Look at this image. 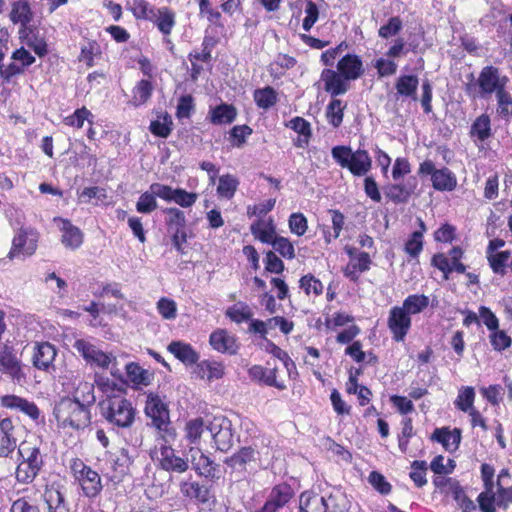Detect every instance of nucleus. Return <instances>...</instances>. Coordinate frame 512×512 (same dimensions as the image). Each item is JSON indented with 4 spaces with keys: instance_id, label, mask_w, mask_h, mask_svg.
Wrapping results in <instances>:
<instances>
[{
    "instance_id": "nucleus-1",
    "label": "nucleus",
    "mask_w": 512,
    "mask_h": 512,
    "mask_svg": "<svg viewBox=\"0 0 512 512\" xmlns=\"http://www.w3.org/2000/svg\"><path fill=\"white\" fill-rule=\"evenodd\" d=\"M175 430H166L157 435L150 456L155 465L168 473H185L189 468V459L179 456L172 447L176 439Z\"/></svg>"
},
{
    "instance_id": "nucleus-2",
    "label": "nucleus",
    "mask_w": 512,
    "mask_h": 512,
    "mask_svg": "<svg viewBox=\"0 0 512 512\" xmlns=\"http://www.w3.org/2000/svg\"><path fill=\"white\" fill-rule=\"evenodd\" d=\"M54 416L62 428L80 429L90 422L88 407L76 399L64 397L54 407Z\"/></svg>"
},
{
    "instance_id": "nucleus-3",
    "label": "nucleus",
    "mask_w": 512,
    "mask_h": 512,
    "mask_svg": "<svg viewBox=\"0 0 512 512\" xmlns=\"http://www.w3.org/2000/svg\"><path fill=\"white\" fill-rule=\"evenodd\" d=\"M69 468L82 494L87 497L89 501L96 500L103 490L102 479L99 473L86 465L79 458H72L69 461Z\"/></svg>"
},
{
    "instance_id": "nucleus-4",
    "label": "nucleus",
    "mask_w": 512,
    "mask_h": 512,
    "mask_svg": "<svg viewBox=\"0 0 512 512\" xmlns=\"http://www.w3.org/2000/svg\"><path fill=\"white\" fill-rule=\"evenodd\" d=\"M100 408L102 416L112 425L128 428L134 423L136 410L124 396L104 399Z\"/></svg>"
},
{
    "instance_id": "nucleus-5",
    "label": "nucleus",
    "mask_w": 512,
    "mask_h": 512,
    "mask_svg": "<svg viewBox=\"0 0 512 512\" xmlns=\"http://www.w3.org/2000/svg\"><path fill=\"white\" fill-rule=\"evenodd\" d=\"M331 154L342 168L348 169L354 176H365L372 168V159L366 150L352 151L348 146H335Z\"/></svg>"
},
{
    "instance_id": "nucleus-6",
    "label": "nucleus",
    "mask_w": 512,
    "mask_h": 512,
    "mask_svg": "<svg viewBox=\"0 0 512 512\" xmlns=\"http://www.w3.org/2000/svg\"><path fill=\"white\" fill-rule=\"evenodd\" d=\"M59 379L68 391L73 392L72 399L84 403L87 407L95 402L94 384L83 380L78 369L65 367L59 374Z\"/></svg>"
},
{
    "instance_id": "nucleus-7",
    "label": "nucleus",
    "mask_w": 512,
    "mask_h": 512,
    "mask_svg": "<svg viewBox=\"0 0 512 512\" xmlns=\"http://www.w3.org/2000/svg\"><path fill=\"white\" fill-rule=\"evenodd\" d=\"M73 348L88 364L100 368H109L111 365V374L118 376L119 370L115 368L116 358L112 354L103 352L86 339H77L73 344Z\"/></svg>"
},
{
    "instance_id": "nucleus-8",
    "label": "nucleus",
    "mask_w": 512,
    "mask_h": 512,
    "mask_svg": "<svg viewBox=\"0 0 512 512\" xmlns=\"http://www.w3.org/2000/svg\"><path fill=\"white\" fill-rule=\"evenodd\" d=\"M38 243V233L31 227H20L12 240L8 253L10 259L24 258L35 253Z\"/></svg>"
},
{
    "instance_id": "nucleus-9",
    "label": "nucleus",
    "mask_w": 512,
    "mask_h": 512,
    "mask_svg": "<svg viewBox=\"0 0 512 512\" xmlns=\"http://www.w3.org/2000/svg\"><path fill=\"white\" fill-rule=\"evenodd\" d=\"M215 447L222 451H228L233 445V428L231 421L225 416H215L207 425Z\"/></svg>"
},
{
    "instance_id": "nucleus-10",
    "label": "nucleus",
    "mask_w": 512,
    "mask_h": 512,
    "mask_svg": "<svg viewBox=\"0 0 512 512\" xmlns=\"http://www.w3.org/2000/svg\"><path fill=\"white\" fill-rule=\"evenodd\" d=\"M145 414L152 420L153 426L158 430L157 435L166 430H175L169 426V411L159 395L149 393L146 399Z\"/></svg>"
},
{
    "instance_id": "nucleus-11",
    "label": "nucleus",
    "mask_w": 512,
    "mask_h": 512,
    "mask_svg": "<svg viewBox=\"0 0 512 512\" xmlns=\"http://www.w3.org/2000/svg\"><path fill=\"white\" fill-rule=\"evenodd\" d=\"M508 83L506 76H501L498 68L493 66L484 67L477 79L479 95L485 98L505 88Z\"/></svg>"
},
{
    "instance_id": "nucleus-12",
    "label": "nucleus",
    "mask_w": 512,
    "mask_h": 512,
    "mask_svg": "<svg viewBox=\"0 0 512 512\" xmlns=\"http://www.w3.org/2000/svg\"><path fill=\"white\" fill-rule=\"evenodd\" d=\"M411 316L401 306H394L389 311L387 326L392 338L401 342L404 341L411 328Z\"/></svg>"
},
{
    "instance_id": "nucleus-13",
    "label": "nucleus",
    "mask_w": 512,
    "mask_h": 512,
    "mask_svg": "<svg viewBox=\"0 0 512 512\" xmlns=\"http://www.w3.org/2000/svg\"><path fill=\"white\" fill-rule=\"evenodd\" d=\"M57 356L56 347L49 342H37L33 347V366L41 371H55L54 361Z\"/></svg>"
},
{
    "instance_id": "nucleus-14",
    "label": "nucleus",
    "mask_w": 512,
    "mask_h": 512,
    "mask_svg": "<svg viewBox=\"0 0 512 512\" xmlns=\"http://www.w3.org/2000/svg\"><path fill=\"white\" fill-rule=\"evenodd\" d=\"M261 444V447H258L257 443H253V446L243 447L229 459L228 463L236 467L252 461L262 462L263 460H267L270 455L269 448L267 444H265L264 439H262Z\"/></svg>"
},
{
    "instance_id": "nucleus-15",
    "label": "nucleus",
    "mask_w": 512,
    "mask_h": 512,
    "mask_svg": "<svg viewBox=\"0 0 512 512\" xmlns=\"http://www.w3.org/2000/svg\"><path fill=\"white\" fill-rule=\"evenodd\" d=\"M417 188V179L414 176L400 183L386 185L383 190L385 196L392 202L406 203Z\"/></svg>"
},
{
    "instance_id": "nucleus-16",
    "label": "nucleus",
    "mask_w": 512,
    "mask_h": 512,
    "mask_svg": "<svg viewBox=\"0 0 512 512\" xmlns=\"http://www.w3.org/2000/svg\"><path fill=\"white\" fill-rule=\"evenodd\" d=\"M0 405L3 408L21 412L35 421L38 420L40 416V410L34 402L14 394L2 396L0 398Z\"/></svg>"
},
{
    "instance_id": "nucleus-17",
    "label": "nucleus",
    "mask_w": 512,
    "mask_h": 512,
    "mask_svg": "<svg viewBox=\"0 0 512 512\" xmlns=\"http://www.w3.org/2000/svg\"><path fill=\"white\" fill-rule=\"evenodd\" d=\"M211 347L219 353L235 355L239 350L237 338L225 329H217L209 337Z\"/></svg>"
},
{
    "instance_id": "nucleus-18",
    "label": "nucleus",
    "mask_w": 512,
    "mask_h": 512,
    "mask_svg": "<svg viewBox=\"0 0 512 512\" xmlns=\"http://www.w3.org/2000/svg\"><path fill=\"white\" fill-rule=\"evenodd\" d=\"M17 429L12 419L0 417V457H8L17 447Z\"/></svg>"
},
{
    "instance_id": "nucleus-19",
    "label": "nucleus",
    "mask_w": 512,
    "mask_h": 512,
    "mask_svg": "<svg viewBox=\"0 0 512 512\" xmlns=\"http://www.w3.org/2000/svg\"><path fill=\"white\" fill-rule=\"evenodd\" d=\"M190 459L193 469L199 476L205 478H215L218 470V465L204 454L199 448L191 447L189 449Z\"/></svg>"
},
{
    "instance_id": "nucleus-20",
    "label": "nucleus",
    "mask_w": 512,
    "mask_h": 512,
    "mask_svg": "<svg viewBox=\"0 0 512 512\" xmlns=\"http://www.w3.org/2000/svg\"><path fill=\"white\" fill-rule=\"evenodd\" d=\"M324 90L333 97L343 95L349 90V81L337 70L324 69L320 76Z\"/></svg>"
},
{
    "instance_id": "nucleus-21",
    "label": "nucleus",
    "mask_w": 512,
    "mask_h": 512,
    "mask_svg": "<svg viewBox=\"0 0 512 512\" xmlns=\"http://www.w3.org/2000/svg\"><path fill=\"white\" fill-rule=\"evenodd\" d=\"M182 496L190 501L205 504L210 500V489L191 479L182 480L179 483Z\"/></svg>"
},
{
    "instance_id": "nucleus-22",
    "label": "nucleus",
    "mask_w": 512,
    "mask_h": 512,
    "mask_svg": "<svg viewBox=\"0 0 512 512\" xmlns=\"http://www.w3.org/2000/svg\"><path fill=\"white\" fill-rule=\"evenodd\" d=\"M54 222L57 223L62 233L61 241L66 248L74 250L81 246L83 242V234L78 227L72 225L70 221L62 218H55Z\"/></svg>"
},
{
    "instance_id": "nucleus-23",
    "label": "nucleus",
    "mask_w": 512,
    "mask_h": 512,
    "mask_svg": "<svg viewBox=\"0 0 512 512\" xmlns=\"http://www.w3.org/2000/svg\"><path fill=\"white\" fill-rule=\"evenodd\" d=\"M248 375L253 381L261 382L267 386L275 387L278 390H285L284 381L277 380V368H266L261 365H254L248 370Z\"/></svg>"
},
{
    "instance_id": "nucleus-24",
    "label": "nucleus",
    "mask_w": 512,
    "mask_h": 512,
    "mask_svg": "<svg viewBox=\"0 0 512 512\" xmlns=\"http://www.w3.org/2000/svg\"><path fill=\"white\" fill-rule=\"evenodd\" d=\"M469 136L478 147L492 136L491 118L488 114L483 113L473 121Z\"/></svg>"
},
{
    "instance_id": "nucleus-25",
    "label": "nucleus",
    "mask_w": 512,
    "mask_h": 512,
    "mask_svg": "<svg viewBox=\"0 0 512 512\" xmlns=\"http://www.w3.org/2000/svg\"><path fill=\"white\" fill-rule=\"evenodd\" d=\"M337 70L348 80L360 78L364 72L363 62L358 55L347 54L337 63Z\"/></svg>"
},
{
    "instance_id": "nucleus-26",
    "label": "nucleus",
    "mask_w": 512,
    "mask_h": 512,
    "mask_svg": "<svg viewBox=\"0 0 512 512\" xmlns=\"http://www.w3.org/2000/svg\"><path fill=\"white\" fill-rule=\"evenodd\" d=\"M195 373L200 379L212 382L224 376L225 366L216 360H203L197 363Z\"/></svg>"
},
{
    "instance_id": "nucleus-27",
    "label": "nucleus",
    "mask_w": 512,
    "mask_h": 512,
    "mask_svg": "<svg viewBox=\"0 0 512 512\" xmlns=\"http://www.w3.org/2000/svg\"><path fill=\"white\" fill-rule=\"evenodd\" d=\"M33 11L29 0H16L11 4L9 18L13 24H19L22 28L33 20Z\"/></svg>"
},
{
    "instance_id": "nucleus-28",
    "label": "nucleus",
    "mask_w": 512,
    "mask_h": 512,
    "mask_svg": "<svg viewBox=\"0 0 512 512\" xmlns=\"http://www.w3.org/2000/svg\"><path fill=\"white\" fill-rule=\"evenodd\" d=\"M0 371L17 381L24 377L20 360L10 350L0 351Z\"/></svg>"
},
{
    "instance_id": "nucleus-29",
    "label": "nucleus",
    "mask_w": 512,
    "mask_h": 512,
    "mask_svg": "<svg viewBox=\"0 0 512 512\" xmlns=\"http://www.w3.org/2000/svg\"><path fill=\"white\" fill-rule=\"evenodd\" d=\"M150 22H152L164 36H169L176 25V13L168 7L157 8Z\"/></svg>"
},
{
    "instance_id": "nucleus-30",
    "label": "nucleus",
    "mask_w": 512,
    "mask_h": 512,
    "mask_svg": "<svg viewBox=\"0 0 512 512\" xmlns=\"http://www.w3.org/2000/svg\"><path fill=\"white\" fill-rule=\"evenodd\" d=\"M19 454L22 458L21 461L26 463H30L42 468L43 466V456L40 451V441L37 439L34 440H25L19 445L18 448Z\"/></svg>"
},
{
    "instance_id": "nucleus-31",
    "label": "nucleus",
    "mask_w": 512,
    "mask_h": 512,
    "mask_svg": "<svg viewBox=\"0 0 512 512\" xmlns=\"http://www.w3.org/2000/svg\"><path fill=\"white\" fill-rule=\"evenodd\" d=\"M168 351L185 365H192L199 360V354L194 348L182 341H172L168 347Z\"/></svg>"
},
{
    "instance_id": "nucleus-32",
    "label": "nucleus",
    "mask_w": 512,
    "mask_h": 512,
    "mask_svg": "<svg viewBox=\"0 0 512 512\" xmlns=\"http://www.w3.org/2000/svg\"><path fill=\"white\" fill-rule=\"evenodd\" d=\"M432 439L440 442L445 450L453 452L458 449L461 441V431L457 428H438L432 434Z\"/></svg>"
},
{
    "instance_id": "nucleus-33",
    "label": "nucleus",
    "mask_w": 512,
    "mask_h": 512,
    "mask_svg": "<svg viewBox=\"0 0 512 512\" xmlns=\"http://www.w3.org/2000/svg\"><path fill=\"white\" fill-rule=\"evenodd\" d=\"M300 512H327L325 498L317 493L305 491L299 499Z\"/></svg>"
},
{
    "instance_id": "nucleus-34",
    "label": "nucleus",
    "mask_w": 512,
    "mask_h": 512,
    "mask_svg": "<svg viewBox=\"0 0 512 512\" xmlns=\"http://www.w3.org/2000/svg\"><path fill=\"white\" fill-rule=\"evenodd\" d=\"M252 235L263 243L271 244L277 237L276 227L272 219H258L250 227Z\"/></svg>"
},
{
    "instance_id": "nucleus-35",
    "label": "nucleus",
    "mask_w": 512,
    "mask_h": 512,
    "mask_svg": "<svg viewBox=\"0 0 512 512\" xmlns=\"http://www.w3.org/2000/svg\"><path fill=\"white\" fill-rule=\"evenodd\" d=\"M237 116V111L232 105L222 103L209 111V119L214 125L232 123Z\"/></svg>"
},
{
    "instance_id": "nucleus-36",
    "label": "nucleus",
    "mask_w": 512,
    "mask_h": 512,
    "mask_svg": "<svg viewBox=\"0 0 512 512\" xmlns=\"http://www.w3.org/2000/svg\"><path fill=\"white\" fill-rule=\"evenodd\" d=\"M287 127L298 133L295 145L304 148L308 145L312 132L310 123L302 117H294L289 121Z\"/></svg>"
},
{
    "instance_id": "nucleus-37",
    "label": "nucleus",
    "mask_w": 512,
    "mask_h": 512,
    "mask_svg": "<svg viewBox=\"0 0 512 512\" xmlns=\"http://www.w3.org/2000/svg\"><path fill=\"white\" fill-rule=\"evenodd\" d=\"M433 188L438 191H452L457 185L456 176L448 168L438 169L431 178Z\"/></svg>"
},
{
    "instance_id": "nucleus-38",
    "label": "nucleus",
    "mask_w": 512,
    "mask_h": 512,
    "mask_svg": "<svg viewBox=\"0 0 512 512\" xmlns=\"http://www.w3.org/2000/svg\"><path fill=\"white\" fill-rule=\"evenodd\" d=\"M419 80L415 75H402L396 83L395 88L400 96L410 97L413 100H417V88Z\"/></svg>"
},
{
    "instance_id": "nucleus-39",
    "label": "nucleus",
    "mask_w": 512,
    "mask_h": 512,
    "mask_svg": "<svg viewBox=\"0 0 512 512\" xmlns=\"http://www.w3.org/2000/svg\"><path fill=\"white\" fill-rule=\"evenodd\" d=\"M487 260L492 271L501 276L506 274L508 267L512 268V253L508 250L487 256Z\"/></svg>"
},
{
    "instance_id": "nucleus-40",
    "label": "nucleus",
    "mask_w": 512,
    "mask_h": 512,
    "mask_svg": "<svg viewBox=\"0 0 512 512\" xmlns=\"http://www.w3.org/2000/svg\"><path fill=\"white\" fill-rule=\"evenodd\" d=\"M239 186V180L231 174L221 175L218 179L217 195L230 200L234 197Z\"/></svg>"
},
{
    "instance_id": "nucleus-41",
    "label": "nucleus",
    "mask_w": 512,
    "mask_h": 512,
    "mask_svg": "<svg viewBox=\"0 0 512 512\" xmlns=\"http://www.w3.org/2000/svg\"><path fill=\"white\" fill-rule=\"evenodd\" d=\"M95 386L98 391L106 396V399L122 396V387L106 376L96 374Z\"/></svg>"
},
{
    "instance_id": "nucleus-42",
    "label": "nucleus",
    "mask_w": 512,
    "mask_h": 512,
    "mask_svg": "<svg viewBox=\"0 0 512 512\" xmlns=\"http://www.w3.org/2000/svg\"><path fill=\"white\" fill-rule=\"evenodd\" d=\"M299 287L308 297L316 298L324 291L323 283L313 274H306L299 280Z\"/></svg>"
},
{
    "instance_id": "nucleus-43",
    "label": "nucleus",
    "mask_w": 512,
    "mask_h": 512,
    "mask_svg": "<svg viewBox=\"0 0 512 512\" xmlns=\"http://www.w3.org/2000/svg\"><path fill=\"white\" fill-rule=\"evenodd\" d=\"M125 369L129 381L133 384L144 386L150 384L152 374L148 370L143 369L139 364L135 362L128 363Z\"/></svg>"
},
{
    "instance_id": "nucleus-44",
    "label": "nucleus",
    "mask_w": 512,
    "mask_h": 512,
    "mask_svg": "<svg viewBox=\"0 0 512 512\" xmlns=\"http://www.w3.org/2000/svg\"><path fill=\"white\" fill-rule=\"evenodd\" d=\"M371 259L368 253L361 252L355 257L351 258L349 265L346 269V275L351 279H356L359 273L369 270Z\"/></svg>"
},
{
    "instance_id": "nucleus-45",
    "label": "nucleus",
    "mask_w": 512,
    "mask_h": 512,
    "mask_svg": "<svg viewBox=\"0 0 512 512\" xmlns=\"http://www.w3.org/2000/svg\"><path fill=\"white\" fill-rule=\"evenodd\" d=\"M127 4L136 19L151 21L157 10L146 0H129Z\"/></svg>"
},
{
    "instance_id": "nucleus-46",
    "label": "nucleus",
    "mask_w": 512,
    "mask_h": 512,
    "mask_svg": "<svg viewBox=\"0 0 512 512\" xmlns=\"http://www.w3.org/2000/svg\"><path fill=\"white\" fill-rule=\"evenodd\" d=\"M429 305V298L423 294H412L405 298L402 308L411 316L424 311Z\"/></svg>"
},
{
    "instance_id": "nucleus-47",
    "label": "nucleus",
    "mask_w": 512,
    "mask_h": 512,
    "mask_svg": "<svg viewBox=\"0 0 512 512\" xmlns=\"http://www.w3.org/2000/svg\"><path fill=\"white\" fill-rule=\"evenodd\" d=\"M346 104L339 99H332L326 108V118L334 128H338L343 121Z\"/></svg>"
},
{
    "instance_id": "nucleus-48",
    "label": "nucleus",
    "mask_w": 512,
    "mask_h": 512,
    "mask_svg": "<svg viewBox=\"0 0 512 512\" xmlns=\"http://www.w3.org/2000/svg\"><path fill=\"white\" fill-rule=\"evenodd\" d=\"M294 496L292 487L286 483L274 486L268 496L279 508H283Z\"/></svg>"
},
{
    "instance_id": "nucleus-49",
    "label": "nucleus",
    "mask_w": 512,
    "mask_h": 512,
    "mask_svg": "<svg viewBox=\"0 0 512 512\" xmlns=\"http://www.w3.org/2000/svg\"><path fill=\"white\" fill-rule=\"evenodd\" d=\"M44 500L49 512H67L64 495L56 488H47L44 492Z\"/></svg>"
},
{
    "instance_id": "nucleus-50",
    "label": "nucleus",
    "mask_w": 512,
    "mask_h": 512,
    "mask_svg": "<svg viewBox=\"0 0 512 512\" xmlns=\"http://www.w3.org/2000/svg\"><path fill=\"white\" fill-rule=\"evenodd\" d=\"M153 91L152 83L149 80L142 79L140 80L135 87L133 88V96L131 99V103L134 106H139L148 101L151 97Z\"/></svg>"
},
{
    "instance_id": "nucleus-51",
    "label": "nucleus",
    "mask_w": 512,
    "mask_h": 512,
    "mask_svg": "<svg viewBox=\"0 0 512 512\" xmlns=\"http://www.w3.org/2000/svg\"><path fill=\"white\" fill-rule=\"evenodd\" d=\"M41 470V467L21 461L15 471L16 480L21 484L32 483Z\"/></svg>"
},
{
    "instance_id": "nucleus-52",
    "label": "nucleus",
    "mask_w": 512,
    "mask_h": 512,
    "mask_svg": "<svg viewBox=\"0 0 512 512\" xmlns=\"http://www.w3.org/2000/svg\"><path fill=\"white\" fill-rule=\"evenodd\" d=\"M206 427L202 418L189 420L184 428L185 439L191 444H197Z\"/></svg>"
},
{
    "instance_id": "nucleus-53",
    "label": "nucleus",
    "mask_w": 512,
    "mask_h": 512,
    "mask_svg": "<svg viewBox=\"0 0 512 512\" xmlns=\"http://www.w3.org/2000/svg\"><path fill=\"white\" fill-rule=\"evenodd\" d=\"M226 316L236 323L251 320L253 312L244 302H237L226 310Z\"/></svg>"
},
{
    "instance_id": "nucleus-54",
    "label": "nucleus",
    "mask_w": 512,
    "mask_h": 512,
    "mask_svg": "<svg viewBox=\"0 0 512 512\" xmlns=\"http://www.w3.org/2000/svg\"><path fill=\"white\" fill-rule=\"evenodd\" d=\"M475 391L473 387L466 386L459 390L458 396L454 402L455 406L463 411L469 412L474 409Z\"/></svg>"
},
{
    "instance_id": "nucleus-55",
    "label": "nucleus",
    "mask_w": 512,
    "mask_h": 512,
    "mask_svg": "<svg viewBox=\"0 0 512 512\" xmlns=\"http://www.w3.org/2000/svg\"><path fill=\"white\" fill-rule=\"evenodd\" d=\"M329 213L331 214L333 232H330L325 228L323 229L324 239L326 243H330L332 240L337 239L340 236V233L345 223L344 215L340 211L330 210Z\"/></svg>"
},
{
    "instance_id": "nucleus-56",
    "label": "nucleus",
    "mask_w": 512,
    "mask_h": 512,
    "mask_svg": "<svg viewBox=\"0 0 512 512\" xmlns=\"http://www.w3.org/2000/svg\"><path fill=\"white\" fill-rule=\"evenodd\" d=\"M254 100L259 108L269 109L275 105L277 94L272 87L257 89L254 92Z\"/></svg>"
},
{
    "instance_id": "nucleus-57",
    "label": "nucleus",
    "mask_w": 512,
    "mask_h": 512,
    "mask_svg": "<svg viewBox=\"0 0 512 512\" xmlns=\"http://www.w3.org/2000/svg\"><path fill=\"white\" fill-rule=\"evenodd\" d=\"M100 55V45L96 41H87L81 46L79 61L84 62L88 67H92L94 65V59Z\"/></svg>"
},
{
    "instance_id": "nucleus-58",
    "label": "nucleus",
    "mask_w": 512,
    "mask_h": 512,
    "mask_svg": "<svg viewBox=\"0 0 512 512\" xmlns=\"http://www.w3.org/2000/svg\"><path fill=\"white\" fill-rule=\"evenodd\" d=\"M93 115L86 107L79 108L75 110V112L69 116H66L63 119L65 125L74 127V128H82L85 121H88L92 124Z\"/></svg>"
},
{
    "instance_id": "nucleus-59",
    "label": "nucleus",
    "mask_w": 512,
    "mask_h": 512,
    "mask_svg": "<svg viewBox=\"0 0 512 512\" xmlns=\"http://www.w3.org/2000/svg\"><path fill=\"white\" fill-rule=\"evenodd\" d=\"M106 199V190L98 186L86 187L79 194V200L82 203H90L95 200L94 204H99L104 203Z\"/></svg>"
},
{
    "instance_id": "nucleus-60",
    "label": "nucleus",
    "mask_w": 512,
    "mask_h": 512,
    "mask_svg": "<svg viewBox=\"0 0 512 512\" xmlns=\"http://www.w3.org/2000/svg\"><path fill=\"white\" fill-rule=\"evenodd\" d=\"M156 308L164 320H175L177 317V304L173 299L160 298L156 303Z\"/></svg>"
},
{
    "instance_id": "nucleus-61",
    "label": "nucleus",
    "mask_w": 512,
    "mask_h": 512,
    "mask_svg": "<svg viewBox=\"0 0 512 512\" xmlns=\"http://www.w3.org/2000/svg\"><path fill=\"white\" fill-rule=\"evenodd\" d=\"M158 207V203L152 191L142 193L136 203V210L142 214H149L155 211Z\"/></svg>"
},
{
    "instance_id": "nucleus-62",
    "label": "nucleus",
    "mask_w": 512,
    "mask_h": 512,
    "mask_svg": "<svg viewBox=\"0 0 512 512\" xmlns=\"http://www.w3.org/2000/svg\"><path fill=\"white\" fill-rule=\"evenodd\" d=\"M172 120L167 114L163 116L162 120L157 119L150 124V131L155 136L167 138L172 130Z\"/></svg>"
},
{
    "instance_id": "nucleus-63",
    "label": "nucleus",
    "mask_w": 512,
    "mask_h": 512,
    "mask_svg": "<svg viewBox=\"0 0 512 512\" xmlns=\"http://www.w3.org/2000/svg\"><path fill=\"white\" fill-rule=\"evenodd\" d=\"M271 245L284 258L293 259L295 257L294 246L288 238L277 236L271 242Z\"/></svg>"
},
{
    "instance_id": "nucleus-64",
    "label": "nucleus",
    "mask_w": 512,
    "mask_h": 512,
    "mask_svg": "<svg viewBox=\"0 0 512 512\" xmlns=\"http://www.w3.org/2000/svg\"><path fill=\"white\" fill-rule=\"evenodd\" d=\"M403 23L398 16L389 18L388 22L382 25L378 30V35L381 38L388 39L396 36L402 29Z\"/></svg>"
}]
</instances>
